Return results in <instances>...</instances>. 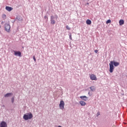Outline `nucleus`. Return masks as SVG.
I'll use <instances>...</instances> for the list:
<instances>
[{"instance_id":"nucleus-11","label":"nucleus","mask_w":127,"mask_h":127,"mask_svg":"<svg viewBox=\"0 0 127 127\" xmlns=\"http://www.w3.org/2000/svg\"><path fill=\"white\" fill-rule=\"evenodd\" d=\"M119 24L120 25H123V24H125V21L123 19L120 20Z\"/></svg>"},{"instance_id":"nucleus-6","label":"nucleus","mask_w":127,"mask_h":127,"mask_svg":"<svg viewBox=\"0 0 127 127\" xmlns=\"http://www.w3.org/2000/svg\"><path fill=\"white\" fill-rule=\"evenodd\" d=\"M0 127H7V124L4 121H2L0 124Z\"/></svg>"},{"instance_id":"nucleus-18","label":"nucleus","mask_w":127,"mask_h":127,"mask_svg":"<svg viewBox=\"0 0 127 127\" xmlns=\"http://www.w3.org/2000/svg\"><path fill=\"white\" fill-rule=\"evenodd\" d=\"M11 102H12V104H13V103L14 102V97L12 98Z\"/></svg>"},{"instance_id":"nucleus-9","label":"nucleus","mask_w":127,"mask_h":127,"mask_svg":"<svg viewBox=\"0 0 127 127\" xmlns=\"http://www.w3.org/2000/svg\"><path fill=\"white\" fill-rule=\"evenodd\" d=\"M86 24H88V25H90V24H92V21H91V20H90V19H87L86 21Z\"/></svg>"},{"instance_id":"nucleus-14","label":"nucleus","mask_w":127,"mask_h":127,"mask_svg":"<svg viewBox=\"0 0 127 127\" xmlns=\"http://www.w3.org/2000/svg\"><path fill=\"white\" fill-rule=\"evenodd\" d=\"M80 99H81V100H84V101H86V99H84L85 98H87L86 96H80Z\"/></svg>"},{"instance_id":"nucleus-12","label":"nucleus","mask_w":127,"mask_h":127,"mask_svg":"<svg viewBox=\"0 0 127 127\" xmlns=\"http://www.w3.org/2000/svg\"><path fill=\"white\" fill-rule=\"evenodd\" d=\"M79 104L81 105V106H86V102L83 101H80L79 102Z\"/></svg>"},{"instance_id":"nucleus-7","label":"nucleus","mask_w":127,"mask_h":127,"mask_svg":"<svg viewBox=\"0 0 127 127\" xmlns=\"http://www.w3.org/2000/svg\"><path fill=\"white\" fill-rule=\"evenodd\" d=\"M14 53L15 56H19V57H21V52L19 51H14Z\"/></svg>"},{"instance_id":"nucleus-15","label":"nucleus","mask_w":127,"mask_h":127,"mask_svg":"<svg viewBox=\"0 0 127 127\" xmlns=\"http://www.w3.org/2000/svg\"><path fill=\"white\" fill-rule=\"evenodd\" d=\"M90 90H91V91L93 92L95 90V87L94 86L90 87Z\"/></svg>"},{"instance_id":"nucleus-3","label":"nucleus","mask_w":127,"mask_h":127,"mask_svg":"<svg viewBox=\"0 0 127 127\" xmlns=\"http://www.w3.org/2000/svg\"><path fill=\"white\" fill-rule=\"evenodd\" d=\"M89 77L92 81H97V80H98L97 76H96V75L94 74H90Z\"/></svg>"},{"instance_id":"nucleus-22","label":"nucleus","mask_w":127,"mask_h":127,"mask_svg":"<svg viewBox=\"0 0 127 127\" xmlns=\"http://www.w3.org/2000/svg\"><path fill=\"white\" fill-rule=\"evenodd\" d=\"M69 39H70V40H72V35H70L69 36Z\"/></svg>"},{"instance_id":"nucleus-27","label":"nucleus","mask_w":127,"mask_h":127,"mask_svg":"<svg viewBox=\"0 0 127 127\" xmlns=\"http://www.w3.org/2000/svg\"><path fill=\"white\" fill-rule=\"evenodd\" d=\"M86 4H89V3H88V2H87V3H86Z\"/></svg>"},{"instance_id":"nucleus-17","label":"nucleus","mask_w":127,"mask_h":127,"mask_svg":"<svg viewBox=\"0 0 127 127\" xmlns=\"http://www.w3.org/2000/svg\"><path fill=\"white\" fill-rule=\"evenodd\" d=\"M66 29H67V30H70V29H71L70 27H69V26H68V25L66 26Z\"/></svg>"},{"instance_id":"nucleus-25","label":"nucleus","mask_w":127,"mask_h":127,"mask_svg":"<svg viewBox=\"0 0 127 127\" xmlns=\"http://www.w3.org/2000/svg\"><path fill=\"white\" fill-rule=\"evenodd\" d=\"M94 52H95L96 53H97L98 52V50H95L94 51Z\"/></svg>"},{"instance_id":"nucleus-21","label":"nucleus","mask_w":127,"mask_h":127,"mask_svg":"<svg viewBox=\"0 0 127 127\" xmlns=\"http://www.w3.org/2000/svg\"><path fill=\"white\" fill-rule=\"evenodd\" d=\"M52 19H54V16H51V20H52Z\"/></svg>"},{"instance_id":"nucleus-16","label":"nucleus","mask_w":127,"mask_h":127,"mask_svg":"<svg viewBox=\"0 0 127 127\" xmlns=\"http://www.w3.org/2000/svg\"><path fill=\"white\" fill-rule=\"evenodd\" d=\"M111 22H112V21L109 19L106 21V24H108V23H111Z\"/></svg>"},{"instance_id":"nucleus-5","label":"nucleus","mask_w":127,"mask_h":127,"mask_svg":"<svg viewBox=\"0 0 127 127\" xmlns=\"http://www.w3.org/2000/svg\"><path fill=\"white\" fill-rule=\"evenodd\" d=\"M5 30L7 31V32L10 31V25H9V24H6L5 25Z\"/></svg>"},{"instance_id":"nucleus-13","label":"nucleus","mask_w":127,"mask_h":127,"mask_svg":"<svg viewBox=\"0 0 127 127\" xmlns=\"http://www.w3.org/2000/svg\"><path fill=\"white\" fill-rule=\"evenodd\" d=\"M56 22V21H55V20H54V19L51 20V24L54 25V24H55Z\"/></svg>"},{"instance_id":"nucleus-23","label":"nucleus","mask_w":127,"mask_h":127,"mask_svg":"<svg viewBox=\"0 0 127 127\" xmlns=\"http://www.w3.org/2000/svg\"><path fill=\"white\" fill-rule=\"evenodd\" d=\"M44 18H45V19H48V17H47V16H45Z\"/></svg>"},{"instance_id":"nucleus-10","label":"nucleus","mask_w":127,"mask_h":127,"mask_svg":"<svg viewBox=\"0 0 127 127\" xmlns=\"http://www.w3.org/2000/svg\"><path fill=\"white\" fill-rule=\"evenodd\" d=\"M11 95H12V93H7V94H5V95H4V97L5 98H7V97H10V96H11Z\"/></svg>"},{"instance_id":"nucleus-24","label":"nucleus","mask_w":127,"mask_h":127,"mask_svg":"<svg viewBox=\"0 0 127 127\" xmlns=\"http://www.w3.org/2000/svg\"><path fill=\"white\" fill-rule=\"evenodd\" d=\"M98 116H100V112L97 113V117H98Z\"/></svg>"},{"instance_id":"nucleus-26","label":"nucleus","mask_w":127,"mask_h":127,"mask_svg":"<svg viewBox=\"0 0 127 127\" xmlns=\"http://www.w3.org/2000/svg\"><path fill=\"white\" fill-rule=\"evenodd\" d=\"M56 18H58V16H56Z\"/></svg>"},{"instance_id":"nucleus-2","label":"nucleus","mask_w":127,"mask_h":127,"mask_svg":"<svg viewBox=\"0 0 127 127\" xmlns=\"http://www.w3.org/2000/svg\"><path fill=\"white\" fill-rule=\"evenodd\" d=\"M33 118V115L31 113H27L26 114L24 115L23 119L25 121H27L28 120H31Z\"/></svg>"},{"instance_id":"nucleus-4","label":"nucleus","mask_w":127,"mask_h":127,"mask_svg":"<svg viewBox=\"0 0 127 127\" xmlns=\"http://www.w3.org/2000/svg\"><path fill=\"white\" fill-rule=\"evenodd\" d=\"M64 106H65V103H64V101H63V100L61 101L59 105L60 109L61 110H64Z\"/></svg>"},{"instance_id":"nucleus-8","label":"nucleus","mask_w":127,"mask_h":127,"mask_svg":"<svg viewBox=\"0 0 127 127\" xmlns=\"http://www.w3.org/2000/svg\"><path fill=\"white\" fill-rule=\"evenodd\" d=\"M5 9H6L7 10V11H11V10H12V9H13V8L11 7L6 6L5 7Z\"/></svg>"},{"instance_id":"nucleus-19","label":"nucleus","mask_w":127,"mask_h":127,"mask_svg":"<svg viewBox=\"0 0 127 127\" xmlns=\"http://www.w3.org/2000/svg\"><path fill=\"white\" fill-rule=\"evenodd\" d=\"M33 59L35 62H36V59H35V56H33Z\"/></svg>"},{"instance_id":"nucleus-20","label":"nucleus","mask_w":127,"mask_h":127,"mask_svg":"<svg viewBox=\"0 0 127 127\" xmlns=\"http://www.w3.org/2000/svg\"><path fill=\"white\" fill-rule=\"evenodd\" d=\"M2 16L3 18H5L6 17V15L5 14H3Z\"/></svg>"},{"instance_id":"nucleus-1","label":"nucleus","mask_w":127,"mask_h":127,"mask_svg":"<svg viewBox=\"0 0 127 127\" xmlns=\"http://www.w3.org/2000/svg\"><path fill=\"white\" fill-rule=\"evenodd\" d=\"M114 65L115 67H117V66H119V65H120V63H118L115 61L110 62V63L109 64V71L110 73H113V72H114V69H115V66H114Z\"/></svg>"}]
</instances>
